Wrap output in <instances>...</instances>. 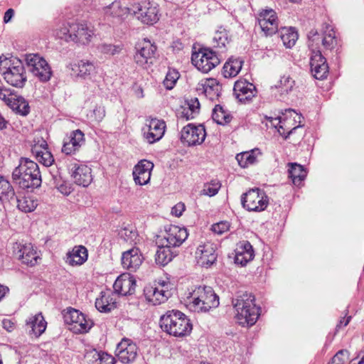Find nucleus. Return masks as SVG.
Wrapping results in <instances>:
<instances>
[{
  "mask_svg": "<svg viewBox=\"0 0 364 364\" xmlns=\"http://www.w3.org/2000/svg\"><path fill=\"white\" fill-rule=\"evenodd\" d=\"M349 358V352L346 349L338 350L331 359L332 364H344Z\"/></svg>",
  "mask_w": 364,
  "mask_h": 364,
  "instance_id": "nucleus-57",
  "label": "nucleus"
},
{
  "mask_svg": "<svg viewBox=\"0 0 364 364\" xmlns=\"http://www.w3.org/2000/svg\"><path fill=\"white\" fill-rule=\"evenodd\" d=\"M221 90V85L214 78L202 80L197 87V90L203 92L210 100L217 99L220 96Z\"/></svg>",
  "mask_w": 364,
  "mask_h": 364,
  "instance_id": "nucleus-32",
  "label": "nucleus"
},
{
  "mask_svg": "<svg viewBox=\"0 0 364 364\" xmlns=\"http://www.w3.org/2000/svg\"><path fill=\"white\" fill-rule=\"evenodd\" d=\"M136 49L134 60L138 65L147 68L154 63L156 59V46L149 40L144 38L138 43Z\"/></svg>",
  "mask_w": 364,
  "mask_h": 364,
  "instance_id": "nucleus-12",
  "label": "nucleus"
},
{
  "mask_svg": "<svg viewBox=\"0 0 364 364\" xmlns=\"http://www.w3.org/2000/svg\"><path fill=\"white\" fill-rule=\"evenodd\" d=\"M188 233L187 229L177 225H171L166 229L164 239L166 245L171 247L181 246L187 239Z\"/></svg>",
  "mask_w": 364,
  "mask_h": 364,
  "instance_id": "nucleus-26",
  "label": "nucleus"
},
{
  "mask_svg": "<svg viewBox=\"0 0 364 364\" xmlns=\"http://www.w3.org/2000/svg\"><path fill=\"white\" fill-rule=\"evenodd\" d=\"M85 144V135L80 129H76L64 138L62 152L66 155L75 154Z\"/></svg>",
  "mask_w": 364,
  "mask_h": 364,
  "instance_id": "nucleus-22",
  "label": "nucleus"
},
{
  "mask_svg": "<svg viewBox=\"0 0 364 364\" xmlns=\"http://www.w3.org/2000/svg\"><path fill=\"white\" fill-rule=\"evenodd\" d=\"M173 257L174 255L171 250V247L166 244H163L161 247H158L155 255V260L158 264L164 266L170 262Z\"/></svg>",
  "mask_w": 364,
  "mask_h": 364,
  "instance_id": "nucleus-43",
  "label": "nucleus"
},
{
  "mask_svg": "<svg viewBox=\"0 0 364 364\" xmlns=\"http://www.w3.org/2000/svg\"><path fill=\"white\" fill-rule=\"evenodd\" d=\"M184 210H185L184 204L181 203H178L172 208L171 213H172V215H173L176 217H180Z\"/></svg>",
  "mask_w": 364,
  "mask_h": 364,
  "instance_id": "nucleus-61",
  "label": "nucleus"
},
{
  "mask_svg": "<svg viewBox=\"0 0 364 364\" xmlns=\"http://www.w3.org/2000/svg\"><path fill=\"white\" fill-rule=\"evenodd\" d=\"M129 13V9L123 6L119 1H114L104 8V14L107 19L120 21L125 18Z\"/></svg>",
  "mask_w": 364,
  "mask_h": 364,
  "instance_id": "nucleus-33",
  "label": "nucleus"
},
{
  "mask_svg": "<svg viewBox=\"0 0 364 364\" xmlns=\"http://www.w3.org/2000/svg\"><path fill=\"white\" fill-rule=\"evenodd\" d=\"M212 117L218 124H225L230 122L232 119L231 115L220 105L215 106L213 110Z\"/></svg>",
  "mask_w": 364,
  "mask_h": 364,
  "instance_id": "nucleus-45",
  "label": "nucleus"
},
{
  "mask_svg": "<svg viewBox=\"0 0 364 364\" xmlns=\"http://www.w3.org/2000/svg\"><path fill=\"white\" fill-rule=\"evenodd\" d=\"M221 186L219 181L213 180L210 183L204 184L203 189L200 191L201 195L208 196L210 197L216 195Z\"/></svg>",
  "mask_w": 364,
  "mask_h": 364,
  "instance_id": "nucleus-51",
  "label": "nucleus"
},
{
  "mask_svg": "<svg viewBox=\"0 0 364 364\" xmlns=\"http://www.w3.org/2000/svg\"><path fill=\"white\" fill-rule=\"evenodd\" d=\"M64 321L69 325L70 329L75 333H84L87 332L93 325L90 319H87L85 316L79 310L69 308L63 314Z\"/></svg>",
  "mask_w": 364,
  "mask_h": 364,
  "instance_id": "nucleus-11",
  "label": "nucleus"
},
{
  "mask_svg": "<svg viewBox=\"0 0 364 364\" xmlns=\"http://www.w3.org/2000/svg\"><path fill=\"white\" fill-rule=\"evenodd\" d=\"M351 319V316L343 317L340 321L338 324L336 326V328L346 326Z\"/></svg>",
  "mask_w": 364,
  "mask_h": 364,
  "instance_id": "nucleus-63",
  "label": "nucleus"
},
{
  "mask_svg": "<svg viewBox=\"0 0 364 364\" xmlns=\"http://www.w3.org/2000/svg\"><path fill=\"white\" fill-rule=\"evenodd\" d=\"M188 105V109H184L183 111V115L187 120L193 119L200 110V103L198 98L191 99Z\"/></svg>",
  "mask_w": 364,
  "mask_h": 364,
  "instance_id": "nucleus-50",
  "label": "nucleus"
},
{
  "mask_svg": "<svg viewBox=\"0 0 364 364\" xmlns=\"http://www.w3.org/2000/svg\"><path fill=\"white\" fill-rule=\"evenodd\" d=\"M289 177L291 178L292 182L296 186H299L306 176V172L304 167L296 163L289 164Z\"/></svg>",
  "mask_w": 364,
  "mask_h": 364,
  "instance_id": "nucleus-42",
  "label": "nucleus"
},
{
  "mask_svg": "<svg viewBox=\"0 0 364 364\" xmlns=\"http://www.w3.org/2000/svg\"><path fill=\"white\" fill-rule=\"evenodd\" d=\"M280 38L287 48L294 46L298 39V33L294 28L284 27L279 31Z\"/></svg>",
  "mask_w": 364,
  "mask_h": 364,
  "instance_id": "nucleus-40",
  "label": "nucleus"
},
{
  "mask_svg": "<svg viewBox=\"0 0 364 364\" xmlns=\"http://www.w3.org/2000/svg\"><path fill=\"white\" fill-rule=\"evenodd\" d=\"M136 280L129 274H122L117 277L113 284L114 292L122 296L132 295L134 293Z\"/></svg>",
  "mask_w": 364,
  "mask_h": 364,
  "instance_id": "nucleus-29",
  "label": "nucleus"
},
{
  "mask_svg": "<svg viewBox=\"0 0 364 364\" xmlns=\"http://www.w3.org/2000/svg\"><path fill=\"white\" fill-rule=\"evenodd\" d=\"M16 202L18 208L25 213L33 211L37 206V202L31 197H17Z\"/></svg>",
  "mask_w": 364,
  "mask_h": 364,
  "instance_id": "nucleus-46",
  "label": "nucleus"
},
{
  "mask_svg": "<svg viewBox=\"0 0 364 364\" xmlns=\"http://www.w3.org/2000/svg\"><path fill=\"white\" fill-rule=\"evenodd\" d=\"M144 295L149 302L156 306L166 302L171 293L168 289V285L163 282L156 287H146L144 289Z\"/></svg>",
  "mask_w": 364,
  "mask_h": 364,
  "instance_id": "nucleus-18",
  "label": "nucleus"
},
{
  "mask_svg": "<svg viewBox=\"0 0 364 364\" xmlns=\"http://www.w3.org/2000/svg\"><path fill=\"white\" fill-rule=\"evenodd\" d=\"M53 180V185L62 194L68 196L71 191L69 185L63 181L61 177L58 175V172L56 171L55 173H50Z\"/></svg>",
  "mask_w": 364,
  "mask_h": 364,
  "instance_id": "nucleus-48",
  "label": "nucleus"
},
{
  "mask_svg": "<svg viewBox=\"0 0 364 364\" xmlns=\"http://www.w3.org/2000/svg\"><path fill=\"white\" fill-rule=\"evenodd\" d=\"M71 23H63L55 31L56 37L63 39L67 42L72 41Z\"/></svg>",
  "mask_w": 364,
  "mask_h": 364,
  "instance_id": "nucleus-53",
  "label": "nucleus"
},
{
  "mask_svg": "<svg viewBox=\"0 0 364 364\" xmlns=\"http://www.w3.org/2000/svg\"><path fill=\"white\" fill-rule=\"evenodd\" d=\"M308 45L311 51V72L316 79L323 80L327 77L329 68L326 58L319 50L320 35L316 30L312 29L308 33Z\"/></svg>",
  "mask_w": 364,
  "mask_h": 364,
  "instance_id": "nucleus-6",
  "label": "nucleus"
},
{
  "mask_svg": "<svg viewBox=\"0 0 364 364\" xmlns=\"http://www.w3.org/2000/svg\"><path fill=\"white\" fill-rule=\"evenodd\" d=\"M25 61L32 74L41 82H48L50 79L51 68L43 57L38 54L29 53L25 55Z\"/></svg>",
  "mask_w": 364,
  "mask_h": 364,
  "instance_id": "nucleus-10",
  "label": "nucleus"
},
{
  "mask_svg": "<svg viewBox=\"0 0 364 364\" xmlns=\"http://www.w3.org/2000/svg\"><path fill=\"white\" fill-rule=\"evenodd\" d=\"M15 197L14 188L9 181L0 176V200L1 201L11 200Z\"/></svg>",
  "mask_w": 364,
  "mask_h": 364,
  "instance_id": "nucleus-44",
  "label": "nucleus"
},
{
  "mask_svg": "<svg viewBox=\"0 0 364 364\" xmlns=\"http://www.w3.org/2000/svg\"><path fill=\"white\" fill-rule=\"evenodd\" d=\"M153 168L154 164L152 162L146 159L139 161L133 169L132 174L135 183L139 186L147 184L150 181Z\"/></svg>",
  "mask_w": 364,
  "mask_h": 364,
  "instance_id": "nucleus-25",
  "label": "nucleus"
},
{
  "mask_svg": "<svg viewBox=\"0 0 364 364\" xmlns=\"http://www.w3.org/2000/svg\"><path fill=\"white\" fill-rule=\"evenodd\" d=\"M261 152L258 149H252L250 151H245L237 154L236 160L242 168H247L256 163L257 158Z\"/></svg>",
  "mask_w": 364,
  "mask_h": 364,
  "instance_id": "nucleus-39",
  "label": "nucleus"
},
{
  "mask_svg": "<svg viewBox=\"0 0 364 364\" xmlns=\"http://www.w3.org/2000/svg\"><path fill=\"white\" fill-rule=\"evenodd\" d=\"M105 116V110L104 107L96 106L90 115L93 121L96 122H101Z\"/></svg>",
  "mask_w": 364,
  "mask_h": 364,
  "instance_id": "nucleus-60",
  "label": "nucleus"
},
{
  "mask_svg": "<svg viewBox=\"0 0 364 364\" xmlns=\"http://www.w3.org/2000/svg\"><path fill=\"white\" fill-rule=\"evenodd\" d=\"M119 237L127 242H134L138 237L136 230L132 226L122 228L118 233Z\"/></svg>",
  "mask_w": 364,
  "mask_h": 364,
  "instance_id": "nucleus-49",
  "label": "nucleus"
},
{
  "mask_svg": "<svg viewBox=\"0 0 364 364\" xmlns=\"http://www.w3.org/2000/svg\"><path fill=\"white\" fill-rule=\"evenodd\" d=\"M233 91L236 98L242 102L250 101L257 93L255 86L245 80L235 82Z\"/></svg>",
  "mask_w": 364,
  "mask_h": 364,
  "instance_id": "nucleus-28",
  "label": "nucleus"
},
{
  "mask_svg": "<svg viewBox=\"0 0 364 364\" xmlns=\"http://www.w3.org/2000/svg\"><path fill=\"white\" fill-rule=\"evenodd\" d=\"M230 228V224L227 221H221L212 225L211 230L218 235H222Z\"/></svg>",
  "mask_w": 364,
  "mask_h": 364,
  "instance_id": "nucleus-59",
  "label": "nucleus"
},
{
  "mask_svg": "<svg viewBox=\"0 0 364 364\" xmlns=\"http://www.w3.org/2000/svg\"><path fill=\"white\" fill-rule=\"evenodd\" d=\"M160 326L161 329L174 337H185L188 336L193 329L190 318L178 310L167 311L161 316Z\"/></svg>",
  "mask_w": 364,
  "mask_h": 364,
  "instance_id": "nucleus-3",
  "label": "nucleus"
},
{
  "mask_svg": "<svg viewBox=\"0 0 364 364\" xmlns=\"http://www.w3.org/2000/svg\"><path fill=\"white\" fill-rule=\"evenodd\" d=\"M255 257L252 245L248 241L240 242L236 248L235 262L245 266L247 263L253 259Z\"/></svg>",
  "mask_w": 364,
  "mask_h": 364,
  "instance_id": "nucleus-34",
  "label": "nucleus"
},
{
  "mask_svg": "<svg viewBox=\"0 0 364 364\" xmlns=\"http://www.w3.org/2000/svg\"><path fill=\"white\" fill-rule=\"evenodd\" d=\"M88 257L87 250L82 245L75 246L71 251L67 253L66 263L71 266H77L84 264Z\"/></svg>",
  "mask_w": 364,
  "mask_h": 364,
  "instance_id": "nucleus-35",
  "label": "nucleus"
},
{
  "mask_svg": "<svg viewBox=\"0 0 364 364\" xmlns=\"http://www.w3.org/2000/svg\"><path fill=\"white\" fill-rule=\"evenodd\" d=\"M14 14V11L12 9H9L4 14V21L8 23L11 21Z\"/></svg>",
  "mask_w": 364,
  "mask_h": 364,
  "instance_id": "nucleus-64",
  "label": "nucleus"
},
{
  "mask_svg": "<svg viewBox=\"0 0 364 364\" xmlns=\"http://www.w3.org/2000/svg\"><path fill=\"white\" fill-rule=\"evenodd\" d=\"M241 203L243 208L248 211L260 212L266 209L269 200L264 191L256 188L243 193Z\"/></svg>",
  "mask_w": 364,
  "mask_h": 364,
  "instance_id": "nucleus-8",
  "label": "nucleus"
},
{
  "mask_svg": "<svg viewBox=\"0 0 364 364\" xmlns=\"http://www.w3.org/2000/svg\"><path fill=\"white\" fill-rule=\"evenodd\" d=\"M122 48L120 45H112L107 43H101L97 46V50L106 55H114L122 50Z\"/></svg>",
  "mask_w": 364,
  "mask_h": 364,
  "instance_id": "nucleus-55",
  "label": "nucleus"
},
{
  "mask_svg": "<svg viewBox=\"0 0 364 364\" xmlns=\"http://www.w3.org/2000/svg\"><path fill=\"white\" fill-rule=\"evenodd\" d=\"M26 326L30 328L29 334L36 337L40 336L46 329L47 322L41 313L29 318L26 321Z\"/></svg>",
  "mask_w": 364,
  "mask_h": 364,
  "instance_id": "nucleus-36",
  "label": "nucleus"
},
{
  "mask_svg": "<svg viewBox=\"0 0 364 364\" xmlns=\"http://www.w3.org/2000/svg\"><path fill=\"white\" fill-rule=\"evenodd\" d=\"M0 73L6 82L13 87L21 88L27 81L25 68L21 60L16 58L0 56Z\"/></svg>",
  "mask_w": 364,
  "mask_h": 364,
  "instance_id": "nucleus-5",
  "label": "nucleus"
},
{
  "mask_svg": "<svg viewBox=\"0 0 364 364\" xmlns=\"http://www.w3.org/2000/svg\"><path fill=\"white\" fill-rule=\"evenodd\" d=\"M217 244L206 242L198 245L196 251V259L198 265L208 268L212 266L218 257Z\"/></svg>",
  "mask_w": 364,
  "mask_h": 364,
  "instance_id": "nucleus-15",
  "label": "nucleus"
},
{
  "mask_svg": "<svg viewBox=\"0 0 364 364\" xmlns=\"http://www.w3.org/2000/svg\"><path fill=\"white\" fill-rule=\"evenodd\" d=\"M87 364H115L114 358L105 352L93 350L86 355Z\"/></svg>",
  "mask_w": 364,
  "mask_h": 364,
  "instance_id": "nucleus-37",
  "label": "nucleus"
},
{
  "mask_svg": "<svg viewBox=\"0 0 364 364\" xmlns=\"http://www.w3.org/2000/svg\"><path fill=\"white\" fill-rule=\"evenodd\" d=\"M192 63L204 73H207L220 63V58L215 51L210 48H201L193 53L191 56Z\"/></svg>",
  "mask_w": 364,
  "mask_h": 364,
  "instance_id": "nucleus-9",
  "label": "nucleus"
},
{
  "mask_svg": "<svg viewBox=\"0 0 364 364\" xmlns=\"http://www.w3.org/2000/svg\"><path fill=\"white\" fill-rule=\"evenodd\" d=\"M14 255L23 264L33 266L37 263L38 256L31 243L16 242L13 246Z\"/></svg>",
  "mask_w": 364,
  "mask_h": 364,
  "instance_id": "nucleus-20",
  "label": "nucleus"
},
{
  "mask_svg": "<svg viewBox=\"0 0 364 364\" xmlns=\"http://www.w3.org/2000/svg\"><path fill=\"white\" fill-rule=\"evenodd\" d=\"M5 95V99L1 100L16 113L22 116H26L29 113L30 107L28 102L23 97L11 92L9 89Z\"/></svg>",
  "mask_w": 364,
  "mask_h": 364,
  "instance_id": "nucleus-27",
  "label": "nucleus"
},
{
  "mask_svg": "<svg viewBox=\"0 0 364 364\" xmlns=\"http://www.w3.org/2000/svg\"><path fill=\"white\" fill-rule=\"evenodd\" d=\"M321 41L326 50H331L336 46L338 40L336 36V32L330 25H326L323 36L322 38L320 37Z\"/></svg>",
  "mask_w": 364,
  "mask_h": 364,
  "instance_id": "nucleus-41",
  "label": "nucleus"
},
{
  "mask_svg": "<svg viewBox=\"0 0 364 364\" xmlns=\"http://www.w3.org/2000/svg\"><path fill=\"white\" fill-rule=\"evenodd\" d=\"M116 355L123 363L128 364L134 362L138 355V348L132 340L123 338L117 345Z\"/></svg>",
  "mask_w": 364,
  "mask_h": 364,
  "instance_id": "nucleus-19",
  "label": "nucleus"
},
{
  "mask_svg": "<svg viewBox=\"0 0 364 364\" xmlns=\"http://www.w3.org/2000/svg\"><path fill=\"white\" fill-rule=\"evenodd\" d=\"M242 63L240 58H229L223 68V76L225 78L235 77L240 71Z\"/></svg>",
  "mask_w": 364,
  "mask_h": 364,
  "instance_id": "nucleus-38",
  "label": "nucleus"
},
{
  "mask_svg": "<svg viewBox=\"0 0 364 364\" xmlns=\"http://www.w3.org/2000/svg\"><path fill=\"white\" fill-rule=\"evenodd\" d=\"M71 70L77 77L87 80L95 77L97 70V65L93 61L88 60H80L70 65Z\"/></svg>",
  "mask_w": 364,
  "mask_h": 364,
  "instance_id": "nucleus-24",
  "label": "nucleus"
},
{
  "mask_svg": "<svg viewBox=\"0 0 364 364\" xmlns=\"http://www.w3.org/2000/svg\"><path fill=\"white\" fill-rule=\"evenodd\" d=\"M301 114L291 109H286L284 113H282V115L266 117L270 125L275 127L285 139L302 127L301 125Z\"/></svg>",
  "mask_w": 364,
  "mask_h": 364,
  "instance_id": "nucleus-7",
  "label": "nucleus"
},
{
  "mask_svg": "<svg viewBox=\"0 0 364 364\" xmlns=\"http://www.w3.org/2000/svg\"><path fill=\"white\" fill-rule=\"evenodd\" d=\"M69 169L71 171V176L76 184L87 187L91 183L92 176L91 168L87 166L80 164L75 161L69 165Z\"/></svg>",
  "mask_w": 364,
  "mask_h": 364,
  "instance_id": "nucleus-21",
  "label": "nucleus"
},
{
  "mask_svg": "<svg viewBox=\"0 0 364 364\" xmlns=\"http://www.w3.org/2000/svg\"><path fill=\"white\" fill-rule=\"evenodd\" d=\"M179 77V73L175 70L168 71L164 80V85L167 90H171Z\"/></svg>",
  "mask_w": 364,
  "mask_h": 364,
  "instance_id": "nucleus-56",
  "label": "nucleus"
},
{
  "mask_svg": "<svg viewBox=\"0 0 364 364\" xmlns=\"http://www.w3.org/2000/svg\"><path fill=\"white\" fill-rule=\"evenodd\" d=\"M187 307L196 313H206L218 306L219 296L209 286L196 287L188 297Z\"/></svg>",
  "mask_w": 364,
  "mask_h": 364,
  "instance_id": "nucleus-4",
  "label": "nucleus"
},
{
  "mask_svg": "<svg viewBox=\"0 0 364 364\" xmlns=\"http://www.w3.org/2000/svg\"><path fill=\"white\" fill-rule=\"evenodd\" d=\"M34 144L32 146L31 151L33 154H38L40 151L48 149L46 141L42 137H38L34 139Z\"/></svg>",
  "mask_w": 364,
  "mask_h": 364,
  "instance_id": "nucleus-58",
  "label": "nucleus"
},
{
  "mask_svg": "<svg viewBox=\"0 0 364 364\" xmlns=\"http://www.w3.org/2000/svg\"><path fill=\"white\" fill-rule=\"evenodd\" d=\"M206 133L203 125H193L188 124L184 127L181 132V139L188 146H195L202 144L205 139Z\"/></svg>",
  "mask_w": 364,
  "mask_h": 364,
  "instance_id": "nucleus-16",
  "label": "nucleus"
},
{
  "mask_svg": "<svg viewBox=\"0 0 364 364\" xmlns=\"http://www.w3.org/2000/svg\"><path fill=\"white\" fill-rule=\"evenodd\" d=\"M118 296L111 290L100 293V297L96 299L95 307L102 313H108L117 308Z\"/></svg>",
  "mask_w": 364,
  "mask_h": 364,
  "instance_id": "nucleus-30",
  "label": "nucleus"
},
{
  "mask_svg": "<svg viewBox=\"0 0 364 364\" xmlns=\"http://www.w3.org/2000/svg\"><path fill=\"white\" fill-rule=\"evenodd\" d=\"M166 123L162 119L146 117L141 129L144 139L151 144L159 141L164 135Z\"/></svg>",
  "mask_w": 364,
  "mask_h": 364,
  "instance_id": "nucleus-13",
  "label": "nucleus"
},
{
  "mask_svg": "<svg viewBox=\"0 0 364 364\" xmlns=\"http://www.w3.org/2000/svg\"><path fill=\"white\" fill-rule=\"evenodd\" d=\"M72 41L82 45L89 44L95 35L93 26L86 22L71 23Z\"/></svg>",
  "mask_w": 364,
  "mask_h": 364,
  "instance_id": "nucleus-17",
  "label": "nucleus"
},
{
  "mask_svg": "<svg viewBox=\"0 0 364 364\" xmlns=\"http://www.w3.org/2000/svg\"><path fill=\"white\" fill-rule=\"evenodd\" d=\"M36 156V159L45 166H50L54 162V159L48 151V148L40 151L38 154H33Z\"/></svg>",
  "mask_w": 364,
  "mask_h": 364,
  "instance_id": "nucleus-54",
  "label": "nucleus"
},
{
  "mask_svg": "<svg viewBox=\"0 0 364 364\" xmlns=\"http://www.w3.org/2000/svg\"><path fill=\"white\" fill-rule=\"evenodd\" d=\"M258 23L267 36H272L278 31V19L272 9L262 11L258 17Z\"/></svg>",
  "mask_w": 364,
  "mask_h": 364,
  "instance_id": "nucleus-23",
  "label": "nucleus"
},
{
  "mask_svg": "<svg viewBox=\"0 0 364 364\" xmlns=\"http://www.w3.org/2000/svg\"><path fill=\"white\" fill-rule=\"evenodd\" d=\"M294 86V80L289 76L284 75L276 85L282 95H288Z\"/></svg>",
  "mask_w": 364,
  "mask_h": 364,
  "instance_id": "nucleus-47",
  "label": "nucleus"
},
{
  "mask_svg": "<svg viewBox=\"0 0 364 364\" xmlns=\"http://www.w3.org/2000/svg\"><path fill=\"white\" fill-rule=\"evenodd\" d=\"M2 326L9 332H11L15 327L14 323L10 319H4L2 321Z\"/></svg>",
  "mask_w": 364,
  "mask_h": 364,
  "instance_id": "nucleus-62",
  "label": "nucleus"
},
{
  "mask_svg": "<svg viewBox=\"0 0 364 364\" xmlns=\"http://www.w3.org/2000/svg\"><path fill=\"white\" fill-rule=\"evenodd\" d=\"M213 41L215 43L214 47L224 48L226 44L229 43L227 31L225 29L216 31L213 38Z\"/></svg>",
  "mask_w": 364,
  "mask_h": 364,
  "instance_id": "nucleus-52",
  "label": "nucleus"
},
{
  "mask_svg": "<svg viewBox=\"0 0 364 364\" xmlns=\"http://www.w3.org/2000/svg\"><path fill=\"white\" fill-rule=\"evenodd\" d=\"M255 297L252 293L243 292L232 299V303L236 311V318L242 326H252L257 321L261 308L255 303Z\"/></svg>",
  "mask_w": 364,
  "mask_h": 364,
  "instance_id": "nucleus-1",
  "label": "nucleus"
},
{
  "mask_svg": "<svg viewBox=\"0 0 364 364\" xmlns=\"http://www.w3.org/2000/svg\"><path fill=\"white\" fill-rule=\"evenodd\" d=\"M12 179L23 189L38 188L42 182L38 165L28 158H21L12 172Z\"/></svg>",
  "mask_w": 364,
  "mask_h": 364,
  "instance_id": "nucleus-2",
  "label": "nucleus"
},
{
  "mask_svg": "<svg viewBox=\"0 0 364 364\" xmlns=\"http://www.w3.org/2000/svg\"><path fill=\"white\" fill-rule=\"evenodd\" d=\"M134 14L139 20L149 25L156 23L160 16L158 4L149 1H144L139 3L136 6V11H134Z\"/></svg>",
  "mask_w": 364,
  "mask_h": 364,
  "instance_id": "nucleus-14",
  "label": "nucleus"
},
{
  "mask_svg": "<svg viewBox=\"0 0 364 364\" xmlns=\"http://www.w3.org/2000/svg\"><path fill=\"white\" fill-rule=\"evenodd\" d=\"M142 261V255L137 247L125 251L122 256L123 267L130 272H135L141 266Z\"/></svg>",
  "mask_w": 364,
  "mask_h": 364,
  "instance_id": "nucleus-31",
  "label": "nucleus"
}]
</instances>
